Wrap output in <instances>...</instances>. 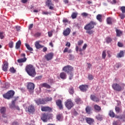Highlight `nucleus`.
Here are the masks:
<instances>
[{
  "label": "nucleus",
  "instance_id": "obj_20",
  "mask_svg": "<svg viewBox=\"0 0 125 125\" xmlns=\"http://www.w3.org/2000/svg\"><path fill=\"white\" fill-rule=\"evenodd\" d=\"M85 110L86 114H88V115H90V114H91V111H92L91 106L89 105H87L86 106Z\"/></svg>",
  "mask_w": 125,
  "mask_h": 125
},
{
  "label": "nucleus",
  "instance_id": "obj_9",
  "mask_svg": "<svg viewBox=\"0 0 125 125\" xmlns=\"http://www.w3.org/2000/svg\"><path fill=\"white\" fill-rule=\"evenodd\" d=\"M45 4L47 7H49V9H50V10H54V4L52 3L51 0H47Z\"/></svg>",
  "mask_w": 125,
  "mask_h": 125
},
{
  "label": "nucleus",
  "instance_id": "obj_40",
  "mask_svg": "<svg viewBox=\"0 0 125 125\" xmlns=\"http://www.w3.org/2000/svg\"><path fill=\"white\" fill-rule=\"evenodd\" d=\"M52 100V98L51 97H46L44 99V101H45V104L46 102H48L49 101H51Z\"/></svg>",
  "mask_w": 125,
  "mask_h": 125
},
{
  "label": "nucleus",
  "instance_id": "obj_23",
  "mask_svg": "<svg viewBox=\"0 0 125 125\" xmlns=\"http://www.w3.org/2000/svg\"><path fill=\"white\" fill-rule=\"evenodd\" d=\"M125 56V53L124 51H120V53L117 54V57L118 58H121Z\"/></svg>",
  "mask_w": 125,
  "mask_h": 125
},
{
  "label": "nucleus",
  "instance_id": "obj_63",
  "mask_svg": "<svg viewBox=\"0 0 125 125\" xmlns=\"http://www.w3.org/2000/svg\"><path fill=\"white\" fill-rule=\"evenodd\" d=\"M16 29L17 31H20V29H21V27H20V26H17L16 27Z\"/></svg>",
  "mask_w": 125,
  "mask_h": 125
},
{
  "label": "nucleus",
  "instance_id": "obj_60",
  "mask_svg": "<svg viewBox=\"0 0 125 125\" xmlns=\"http://www.w3.org/2000/svg\"><path fill=\"white\" fill-rule=\"evenodd\" d=\"M42 75L36 77V80H42Z\"/></svg>",
  "mask_w": 125,
  "mask_h": 125
},
{
  "label": "nucleus",
  "instance_id": "obj_29",
  "mask_svg": "<svg viewBox=\"0 0 125 125\" xmlns=\"http://www.w3.org/2000/svg\"><path fill=\"white\" fill-rule=\"evenodd\" d=\"M94 108L96 111H98V112L101 111V107L97 104H95L94 106Z\"/></svg>",
  "mask_w": 125,
  "mask_h": 125
},
{
  "label": "nucleus",
  "instance_id": "obj_4",
  "mask_svg": "<svg viewBox=\"0 0 125 125\" xmlns=\"http://www.w3.org/2000/svg\"><path fill=\"white\" fill-rule=\"evenodd\" d=\"M125 84L123 83L121 85L117 83H114L112 85V87L114 90L115 91H122V90H124L125 89Z\"/></svg>",
  "mask_w": 125,
  "mask_h": 125
},
{
  "label": "nucleus",
  "instance_id": "obj_2",
  "mask_svg": "<svg viewBox=\"0 0 125 125\" xmlns=\"http://www.w3.org/2000/svg\"><path fill=\"white\" fill-rule=\"evenodd\" d=\"M25 72L27 74L32 78H34L37 75V72H36V68L34 67L32 64H27L25 68Z\"/></svg>",
  "mask_w": 125,
  "mask_h": 125
},
{
  "label": "nucleus",
  "instance_id": "obj_38",
  "mask_svg": "<svg viewBox=\"0 0 125 125\" xmlns=\"http://www.w3.org/2000/svg\"><path fill=\"white\" fill-rule=\"evenodd\" d=\"M105 41L107 43H110V42H111L113 40H112V38L108 37L105 38Z\"/></svg>",
  "mask_w": 125,
  "mask_h": 125
},
{
  "label": "nucleus",
  "instance_id": "obj_6",
  "mask_svg": "<svg viewBox=\"0 0 125 125\" xmlns=\"http://www.w3.org/2000/svg\"><path fill=\"white\" fill-rule=\"evenodd\" d=\"M27 89L30 94H33L34 89H35V84L33 83H27Z\"/></svg>",
  "mask_w": 125,
  "mask_h": 125
},
{
  "label": "nucleus",
  "instance_id": "obj_11",
  "mask_svg": "<svg viewBox=\"0 0 125 125\" xmlns=\"http://www.w3.org/2000/svg\"><path fill=\"white\" fill-rule=\"evenodd\" d=\"M8 69V62L6 61H4L3 62V64L2 65V70L4 72H7Z\"/></svg>",
  "mask_w": 125,
  "mask_h": 125
},
{
  "label": "nucleus",
  "instance_id": "obj_25",
  "mask_svg": "<svg viewBox=\"0 0 125 125\" xmlns=\"http://www.w3.org/2000/svg\"><path fill=\"white\" fill-rule=\"evenodd\" d=\"M17 61L18 63H24V62L27 61V58L24 57L23 58L18 59Z\"/></svg>",
  "mask_w": 125,
  "mask_h": 125
},
{
  "label": "nucleus",
  "instance_id": "obj_37",
  "mask_svg": "<svg viewBox=\"0 0 125 125\" xmlns=\"http://www.w3.org/2000/svg\"><path fill=\"white\" fill-rule=\"evenodd\" d=\"M77 16H78V13L73 12L71 15V18L72 19H76L77 18Z\"/></svg>",
  "mask_w": 125,
  "mask_h": 125
},
{
  "label": "nucleus",
  "instance_id": "obj_47",
  "mask_svg": "<svg viewBox=\"0 0 125 125\" xmlns=\"http://www.w3.org/2000/svg\"><path fill=\"white\" fill-rule=\"evenodd\" d=\"M94 77L91 74H89L88 76V79L89 80V81H92L93 80Z\"/></svg>",
  "mask_w": 125,
  "mask_h": 125
},
{
  "label": "nucleus",
  "instance_id": "obj_58",
  "mask_svg": "<svg viewBox=\"0 0 125 125\" xmlns=\"http://www.w3.org/2000/svg\"><path fill=\"white\" fill-rule=\"evenodd\" d=\"M61 118H62V115L61 114H59L57 116V119L58 121H60V120H61Z\"/></svg>",
  "mask_w": 125,
  "mask_h": 125
},
{
  "label": "nucleus",
  "instance_id": "obj_49",
  "mask_svg": "<svg viewBox=\"0 0 125 125\" xmlns=\"http://www.w3.org/2000/svg\"><path fill=\"white\" fill-rule=\"evenodd\" d=\"M9 71L11 73H13V74L16 72V70H15V69H14V67L10 68Z\"/></svg>",
  "mask_w": 125,
  "mask_h": 125
},
{
  "label": "nucleus",
  "instance_id": "obj_18",
  "mask_svg": "<svg viewBox=\"0 0 125 125\" xmlns=\"http://www.w3.org/2000/svg\"><path fill=\"white\" fill-rule=\"evenodd\" d=\"M90 98L91 100H92V101H94V102H99V98H98L94 95H91Z\"/></svg>",
  "mask_w": 125,
  "mask_h": 125
},
{
  "label": "nucleus",
  "instance_id": "obj_36",
  "mask_svg": "<svg viewBox=\"0 0 125 125\" xmlns=\"http://www.w3.org/2000/svg\"><path fill=\"white\" fill-rule=\"evenodd\" d=\"M63 53H66V52H68V53H71L72 52V50H69L68 47H65L63 51Z\"/></svg>",
  "mask_w": 125,
  "mask_h": 125
},
{
  "label": "nucleus",
  "instance_id": "obj_43",
  "mask_svg": "<svg viewBox=\"0 0 125 125\" xmlns=\"http://www.w3.org/2000/svg\"><path fill=\"white\" fill-rule=\"evenodd\" d=\"M113 125H121V123L119 121H114L112 123Z\"/></svg>",
  "mask_w": 125,
  "mask_h": 125
},
{
  "label": "nucleus",
  "instance_id": "obj_27",
  "mask_svg": "<svg viewBox=\"0 0 125 125\" xmlns=\"http://www.w3.org/2000/svg\"><path fill=\"white\" fill-rule=\"evenodd\" d=\"M20 46H21V41L20 40L16 43V49H19V48H20Z\"/></svg>",
  "mask_w": 125,
  "mask_h": 125
},
{
  "label": "nucleus",
  "instance_id": "obj_45",
  "mask_svg": "<svg viewBox=\"0 0 125 125\" xmlns=\"http://www.w3.org/2000/svg\"><path fill=\"white\" fill-rule=\"evenodd\" d=\"M102 58H103V59H105V58H106V51L105 50H104L103 51Z\"/></svg>",
  "mask_w": 125,
  "mask_h": 125
},
{
  "label": "nucleus",
  "instance_id": "obj_10",
  "mask_svg": "<svg viewBox=\"0 0 125 125\" xmlns=\"http://www.w3.org/2000/svg\"><path fill=\"white\" fill-rule=\"evenodd\" d=\"M26 111L28 112L30 114H33L34 112L36 111V109L35 108V106L33 104L29 105L26 108Z\"/></svg>",
  "mask_w": 125,
  "mask_h": 125
},
{
  "label": "nucleus",
  "instance_id": "obj_44",
  "mask_svg": "<svg viewBox=\"0 0 125 125\" xmlns=\"http://www.w3.org/2000/svg\"><path fill=\"white\" fill-rule=\"evenodd\" d=\"M120 10L122 11V13L125 14V6H123L120 7Z\"/></svg>",
  "mask_w": 125,
  "mask_h": 125
},
{
  "label": "nucleus",
  "instance_id": "obj_57",
  "mask_svg": "<svg viewBox=\"0 0 125 125\" xmlns=\"http://www.w3.org/2000/svg\"><path fill=\"white\" fill-rule=\"evenodd\" d=\"M120 17L121 19H125V14H124V13L121 14L120 15Z\"/></svg>",
  "mask_w": 125,
  "mask_h": 125
},
{
  "label": "nucleus",
  "instance_id": "obj_64",
  "mask_svg": "<svg viewBox=\"0 0 125 125\" xmlns=\"http://www.w3.org/2000/svg\"><path fill=\"white\" fill-rule=\"evenodd\" d=\"M12 125H19V124H18V122L14 121L13 123H12Z\"/></svg>",
  "mask_w": 125,
  "mask_h": 125
},
{
  "label": "nucleus",
  "instance_id": "obj_30",
  "mask_svg": "<svg viewBox=\"0 0 125 125\" xmlns=\"http://www.w3.org/2000/svg\"><path fill=\"white\" fill-rule=\"evenodd\" d=\"M97 20L99 21V22H102V15L98 14L96 16Z\"/></svg>",
  "mask_w": 125,
  "mask_h": 125
},
{
  "label": "nucleus",
  "instance_id": "obj_55",
  "mask_svg": "<svg viewBox=\"0 0 125 125\" xmlns=\"http://www.w3.org/2000/svg\"><path fill=\"white\" fill-rule=\"evenodd\" d=\"M117 45L119 46V47H123V46H124V44H123V43L121 42H118Z\"/></svg>",
  "mask_w": 125,
  "mask_h": 125
},
{
  "label": "nucleus",
  "instance_id": "obj_50",
  "mask_svg": "<svg viewBox=\"0 0 125 125\" xmlns=\"http://www.w3.org/2000/svg\"><path fill=\"white\" fill-rule=\"evenodd\" d=\"M13 44H14L13 42H10L9 43V47H10V48H12V47H13Z\"/></svg>",
  "mask_w": 125,
  "mask_h": 125
},
{
  "label": "nucleus",
  "instance_id": "obj_26",
  "mask_svg": "<svg viewBox=\"0 0 125 125\" xmlns=\"http://www.w3.org/2000/svg\"><path fill=\"white\" fill-rule=\"evenodd\" d=\"M116 35L117 37H121L123 35V31L119 29H116Z\"/></svg>",
  "mask_w": 125,
  "mask_h": 125
},
{
  "label": "nucleus",
  "instance_id": "obj_33",
  "mask_svg": "<svg viewBox=\"0 0 125 125\" xmlns=\"http://www.w3.org/2000/svg\"><path fill=\"white\" fill-rule=\"evenodd\" d=\"M5 112H6V108L4 106L1 107L0 109V112L1 114H4L5 113Z\"/></svg>",
  "mask_w": 125,
  "mask_h": 125
},
{
  "label": "nucleus",
  "instance_id": "obj_39",
  "mask_svg": "<svg viewBox=\"0 0 125 125\" xmlns=\"http://www.w3.org/2000/svg\"><path fill=\"white\" fill-rule=\"evenodd\" d=\"M106 22L108 25H111V24H112V18L110 17L107 18L106 19Z\"/></svg>",
  "mask_w": 125,
  "mask_h": 125
},
{
  "label": "nucleus",
  "instance_id": "obj_35",
  "mask_svg": "<svg viewBox=\"0 0 125 125\" xmlns=\"http://www.w3.org/2000/svg\"><path fill=\"white\" fill-rule=\"evenodd\" d=\"M69 75V80H71L73 79V77H74V72L73 71H71V72H69V73H67Z\"/></svg>",
  "mask_w": 125,
  "mask_h": 125
},
{
  "label": "nucleus",
  "instance_id": "obj_48",
  "mask_svg": "<svg viewBox=\"0 0 125 125\" xmlns=\"http://www.w3.org/2000/svg\"><path fill=\"white\" fill-rule=\"evenodd\" d=\"M41 35H42L41 33L37 32L35 34L34 37L35 38H39V37H41Z\"/></svg>",
  "mask_w": 125,
  "mask_h": 125
},
{
  "label": "nucleus",
  "instance_id": "obj_13",
  "mask_svg": "<svg viewBox=\"0 0 125 125\" xmlns=\"http://www.w3.org/2000/svg\"><path fill=\"white\" fill-rule=\"evenodd\" d=\"M49 119V114L44 113L42 115L41 117V120L43 121L44 123H46L47 122V120Z\"/></svg>",
  "mask_w": 125,
  "mask_h": 125
},
{
  "label": "nucleus",
  "instance_id": "obj_32",
  "mask_svg": "<svg viewBox=\"0 0 125 125\" xmlns=\"http://www.w3.org/2000/svg\"><path fill=\"white\" fill-rule=\"evenodd\" d=\"M96 119H97L98 121H102V120H103V115L98 114L96 116Z\"/></svg>",
  "mask_w": 125,
  "mask_h": 125
},
{
  "label": "nucleus",
  "instance_id": "obj_28",
  "mask_svg": "<svg viewBox=\"0 0 125 125\" xmlns=\"http://www.w3.org/2000/svg\"><path fill=\"white\" fill-rule=\"evenodd\" d=\"M122 111L123 110H122V108L119 107V106L115 107V112H116L117 114L122 113Z\"/></svg>",
  "mask_w": 125,
  "mask_h": 125
},
{
  "label": "nucleus",
  "instance_id": "obj_21",
  "mask_svg": "<svg viewBox=\"0 0 125 125\" xmlns=\"http://www.w3.org/2000/svg\"><path fill=\"white\" fill-rule=\"evenodd\" d=\"M35 47H36L37 49H40V48H42L43 47V45H42L40 44V42L39 41H37L35 43Z\"/></svg>",
  "mask_w": 125,
  "mask_h": 125
},
{
  "label": "nucleus",
  "instance_id": "obj_16",
  "mask_svg": "<svg viewBox=\"0 0 125 125\" xmlns=\"http://www.w3.org/2000/svg\"><path fill=\"white\" fill-rule=\"evenodd\" d=\"M56 104L59 107L60 110L63 109V105L62 104V101L61 100H57L56 101Z\"/></svg>",
  "mask_w": 125,
  "mask_h": 125
},
{
  "label": "nucleus",
  "instance_id": "obj_3",
  "mask_svg": "<svg viewBox=\"0 0 125 125\" xmlns=\"http://www.w3.org/2000/svg\"><path fill=\"white\" fill-rule=\"evenodd\" d=\"M108 115L111 118H116V119H119L123 122H125V110L123 112V114L122 115L116 116L115 115V113L113 110H110Z\"/></svg>",
  "mask_w": 125,
  "mask_h": 125
},
{
  "label": "nucleus",
  "instance_id": "obj_61",
  "mask_svg": "<svg viewBox=\"0 0 125 125\" xmlns=\"http://www.w3.org/2000/svg\"><path fill=\"white\" fill-rule=\"evenodd\" d=\"M65 46H68V47H70V46H71V43H70V42H67L65 44Z\"/></svg>",
  "mask_w": 125,
  "mask_h": 125
},
{
  "label": "nucleus",
  "instance_id": "obj_1",
  "mask_svg": "<svg viewBox=\"0 0 125 125\" xmlns=\"http://www.w3.org/2000/svg\"><path fill=\"white\" fill-rule=\"evenodd\" d=\"M95 26H96V22L93 21H91L89 23L86 24L84 27V29L86 30V34L92 35L94 33L92 29H94Z\"/></svg>",
  "mask_w": 125,
  "mask_h": 125
},
{
  "label": "nucleus",
  "instance_id": "obj_19",
  "mask_svg": "<svg viewBox=\"0 0 125 125\" xmlns=\"http://www.w3.org/2000/svg\"><path fill=\"white\" fill-rule=\"evenodd\" d=\"M85 121L88 125H91L93 124V123L94 122V119L90 118H86Z\"/></svg>",
  "mask_w": 125,
  "mask_h": 125
},
{
  "label": "nucleus",
  "instance_id": "obj_5",
  "mask_svg": "<svg viewBox=\"0 0 125 125\" xmlns=\"http://www.w3.org/2000/svg\"><path fill=\"white\" fill-rule=\"evenodd\" d=\"M15 94V92L14 90H11L8 91L7 93L3 94V98L5 99H7V100H9L10 99H12L13 98V96Z\"/></svg>",
  "mask_w": 125,
  "mask_h": 125
},
{
  "label": "nucleus",
  "instance_id": "obj_15",
  "mask_svg": "<svg viewBox=\"0 0 125 125\" xmlns=\"http://www.w3.org/2000/svg\"><path fill=\"white\" fill-rule=\"evenodd\" d=\"M41 111L42 112H51L52 111V108L49 106H41Z\"/></svg>",
  "mask_w": 125,
  "mask_h": 125
},
{
  "label": "nucleus",
  "instance_id": "obj_41",
  "mask_svg": "<svg viewBox=\"0 0 125 125\" xmlns=\"http://www.w3.org/2000/svg\"><path fill=\"white\" fill-rule=\"evenodd\" d=\"M69 92L70 94H74V92H75V91H74V88H73V87H71L69 88Z\"/></svg>",
  "mask_w": 125,
  "mask_h": 125
},
{
  "label": "nucleus",
  "instance_id": "obj_31",
  "mask_svg": "<svg viewBox=\"0 0 125 125\" xmlns=\"http://www.w3.org/2000/svg\"><path fill=\"white\" fill-rule=\"evenodd\" d=\"M75 102L77 104H82V103H83V101H82L81 98H77L75 99Z\"/></svg>",
  "mask_w": 125,
  "mask_h": 125
},
{
  "label": "nucleus",
  "instance_id": "obj_34",
  "mask_svg": "<svg viewBox=\"0 0 125 125\" xmlns=\"http://www.w3.org/2000/svg\"><path fill=\"white\" fill-rule=\"evenodd\" d=\"M25 45L27 48V49H28V50H29V51H33V48L31 47V46H30V45H29V44L27 43H25Z\"/></svg>",
  "mask_w": 125,
  "mask_h": 125
},
{
  "label": "nucleus",
  "instance_id": "obj_52",
  "mask_svg": "<svg viewBox=\"0 0 125 125\" xmlns=\"http://www.w3.org/2000/svg\"><path fill=\"white\" fill-rule=\"evenodd\" d=\"M51 13H49L48 12H46V11H42V14L43 15H48V14H50Z\"/></svg>",
  "mask_w": 125,
  "mask_h": 125
},
{
  "label": "nucleus",
  "instance_id": "obj_54",
  "mask_svg": "<svg viewBox=\"0 0 125 125\" xmlns=\"http://www.w3.org/2000/svg\"><path fill=\"white\" fill-rule=\"evenodd\" d=\"M83 43V40H80L78 42V45H82Z\"/></svg>",
  "mask_w": 125,
  "mask_h": 125
},
{
  "label": "nucleus",
  "instance_id": "obj_46",
  "mask_svg": "<svg viewBox=\"0 0 125 125\" xmlns=\"http://www.w3.org/2000/svg\"><path fill=\"white\" fill-rule=\"evenodd\" d=\"M16 100L17 99H15L13 101H12V107L13 108H14L15 107V103L16 102Z\"/></svg>",
  "mask_w": 125,
  "mask_h": 125
},
{
  "label": "nucleus",
  "instance_id": "obj_8",
  "mask_svg": "<svg viewBox=\"0 0 125 125\" xmlns=\"http://www.w3.org/2000/svg\"><path fill=\"white\" fill-rule=\"evenodd\" d=\"M65 105L68 110H70V109H71L74 107V103L72 102V101L71 100L68 99L67 100L65 103Z\"/></svg>",
  "mask_w": 125,
  "mask_h": 125
},
{
  "label": "nucleus",
  "instance_id": "obj_22",
  "mask_svg": "<svg viewBox=\"0 0 125 125\" xmlns=\"http://www.w3.org/2000/svg\"><path fill=\"white\" fill-rule=\"evenodd\" d=\"M60 77L62 80H66L67 79V74L65 72H61L60 74Z\"/></svg>",
  "mask_w": 125,
  "mask_h": 125
},
{
  "label": "nucleus",
  "instance_id": "obj_7",
  "mask_svg": "<svg viewBox=\"0 0 125 125\" xmlns=\"http://www.w3.org/2000/svg\"><path fill=\"white\" fill-rule=\"evenodd\" d=\"M62 70L65 73L69 74V73H71L74 71V67L70 65H66L63 67Z\"/></svg>",
  "mask_w": 125,
  "mask_h": 125
},
{
  "label": "nucleus",
  "instance_id": "obj_56",
  "mask_svg": "<svg viewBox=\"0 0 125 125\" xmlns=\"http://www.w3.org/2000/svg\"><path fill=\"white\" fill-rule=\"evenodd\" d=\"M53 32V31H52L48 32V37H49V38H51V37H52Z\"/></svg>",
  "mask_w": 125,
  "mask_h": 125
},
{
  "label": "nucleus",
  "instance_id": "obj_24",
  "mask_svg": "<svg viewBox=\"0 0 125 125\" xmlns=\"http://www.w3.org/2000/svg\"><path fill=\"white\" fill-rule=\"evenodd\" d=\"M41 85L42 87H45L46 88H48V89L51 88V87L50 86V85L47 84V83H43L41 84Z\"/></svg>",
  "mask_w": 125,
  "mask_h": 125
},
{
  "label": "nucleus",
  "instance_id": "obj_14",
  "mask_svg": "<svg viewBox=\"0 0 125 125\" xmlns=\"http://www.w3.org/2000/svg\"><path fill=\"white\" fill-rule=\"evenodd\" d=\"M54 54L52 52L47 54L44 56L45 59L47 61H49L53 58Z\"/></svg>",
  "mask_w": 125,
  "mask_h": 125
},
{
  "label": "nucleus",
  "instance_id": "obj_17",
  "mask_svg": "<svg viewBox=\"0 0 125 125\" xmlns=\"http://www.w3.org/2000/svg\"><path fill=\"white\" fill-rule=\"evenodd\" d=\"M70 33H71V29L67 27L64 31H63V35L65 37H67V36H69V35H70Z\"/></svg>",
  "mask_w": 125,
  "mask_h": 125
},
{
  "label": "nucleus",
  "instance_id": "obj_59",
  "mask_svg": "<svg viewBox=\"0 0 125 125\" xmlns=\"http://www.w3.org/2000/svg\"><path fill=\"white\" fill-rule=\"evenodd\" d=\"M81 15H82L84 17H86V16H87L88 15V14H87L85 12H83V13H82Z\"/></svg>",
  "mask_w": 125,
  "mask_h": 125
},
{
  "label": "nucleus",
  "instance_id": "obj_51",
  "mask_svg": "<svg viewBox=\"0 0 125 125\" xmlns=\"http://www.w3.org/2000/svg\"><path fill=\"white\" fill-rule=\"evenodd\" d=\"M41 101V98H39L37 100H35L34 101L37 105H39L40 101Z\"/></svg>",
  "mask_w": 125,
  "mask_h": 125
},
{
  "label": "nucleus",
  "instance_id": "obj_12",
  "mask_svg": "<svg viewBox=\"0 0 125 125\" xmlns=\"http://www.w3.org/2000/svg\"><path fill=\"white\" fill-rule=\"evenodd\" d=\"M89 86L87 85H81L79 86V89L82 92H86L87 89H88Z\"/></svg>",
  "mask_w": 125,
  "mask_h": 125
},
{
  "label": "nucleus",
  "instance_id": "obj_53",
  "mask_svg": "<svg viewBox=\"0 0 125 125\" xmlns=\"http://www.w3.org/2000/svg\"><path fill=\"white\" fill-rule=\"evenodd\" d=\"M3 32H0V38L1 40H2L4 38V36L3 35Z\"/></svg>",
  "mask_w": 125,
  "mask_h": 125
},
{
  "label": "nucleus",
  "instance_id": "obj_42",
  "mask_svg": "<svg viewBox=\"0 0 125 125\" xmlns=\"http://www.w3.org/2000/svg\"><path fill=\"white\" fill-rule=\"evenodd\" d=\"M44 104H45L44 99H40V101L39 102V105Z\"/></svg>",
  "mask_w": 125,
  "mask_h": 125
},
{
  "label": "nucleus",
  "instance_id": "obj_62",
  "mask_svg": "<svg viewBox=\"0 0 125 125\" xmlns=\"http://www.w3.org/2000/svg\"><path fill=\"white\" fill-rule=\"evenodd\" d=\"M87 46V45L86 43L84 44L83 46V50H85V48H86V47Z\"/></svg>",
  "mask_w": 125,
  "mask_h": 125
}]
</instances>
